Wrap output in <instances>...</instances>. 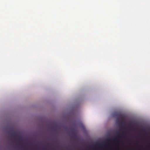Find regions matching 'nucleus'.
Returning a JSON list of instances; mask_svg holds the SVG:
<instances>
[{
    "label": "nucleus",
    "instance_id": "obj_1",
    "mask_svg": "<svg viewBox=\"0 0 150 150\" xmlns=\"http://www.w3.org/2000/svg\"><path fill=\"white\" fill-rule=\"evenodd\" d=\"M116 122L120 126V131H122L125 129V127L124 125L125 123L124 120H122L120 121L119 120V118H116Z\"/></svg>",
    "mask_w": 150,
    "mask_h": 150
},
{
    "label": "nucleus",
    "instance_id": "obj_2",
    "mask_svg": "<svg viewBox=\"0 0 150 150\" xmlns=\"http://www.w3.org/2000/svg\"><path fill=\"white\" fill-rule=\"evenodd\" d=\"M114 114L115 115L117 116V117L116 118H119V120H120V119L121 120H124V117H125V116L121 114L116 113Z\"/></svg>",
    "mask_w": 150,
    "mask_h": 150
},
{
    "label": "nucleus",
    "instance_id": "obj_3",
    "mask_svg": "<svg viewBox=\"0 0 150 150\" xmlns=\"http://www.w3.org/2000/svg\"><path fill=\"white\" fill-rule=\"evenodd\" d=\"M125 132H123L121 134H117V136L114 139V140L115 141H116L117 140V139H118L119 138H120L121 137V135L124 136L125 134Z\"/></svg>",
    "mask_w": 150,
    "mask_h": 150
},
{
    "label": "nucleus",
    "instance_id": "obj_4",
    "mask_svg": "<svg viewBox=\"0 0 150 150\" xmlns=\"http://www.w3.org/2000/svg\"><path fill=\"white\" fill-rule=\"evenodd\" d=\"M12 136L15 139H16V135L15 133H13L12 134Z\"/></svg>",
    "mask_w": 150,
    "mask_h": 150
}]
</instances>
